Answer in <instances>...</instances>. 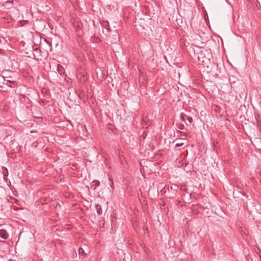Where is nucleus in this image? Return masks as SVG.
<instances>
[{"label": "nucleus", "mask_w": 261, "mask_h": 261, "mask_svg": "<svg viewBox=\"0 0 261 261\" xmlns=\"http://www.w3.org/2000/svg\"><path fill=\"white\" fill-rule=\"evenodd\" d=\"M76 75L81 84L85 83L87 80V72L83 68L80 67L77 69Z\"/></svg>", "instance_id": "obj_1"}, {"label": "nucleus", "mask_w": 261, "mask_h": 261, "mask_svg": "<svg viewBox=\"0 0 261 261\" xmlns=\"http://www.w3.org/2000/svg\"><path fill=\"white\" fill-rule=\"evenodd\" d=\"M4 81L7 82V85L10 87H14L17 85V82L12 79V76L4 77Z\"/></svg>", "instance_id": "obj_2"}, {"label": "nucleus", "mask_w": 261, "mask_h": 261, "mask_svg": "<svg viewBox=\"0 0 261 261\" xmlns=\"http://www.w3.org/2000/svg\"><path fill=\"white\" fill-rule=\"evenodd\" d=\"M193 119L191 117L186 115L182 113H180V121H184L186 124H188V123H190L192 121Z\"/></svg>", "instance_id": "obj_3"}, {"label": "nucleus", "mask_w": 261, "mask_h": 261, "mask_svg": "<svg viewBox=\"0 0 261 261\" xmlns=\"http://www.w3.org/2000/svg\"><path fill=\"white\" fill-rule=\"evenodd\" d=\"M33 53L34 58L37 61L41 60V51L39 48H36L34 50Z\"/></svg>", "instance_id": "obj_4"}, {"label": "nucleus", "mask_w": 261, "mask_h": 261, "mask_svg": "<svg viewBox=\"0 0 261 261\" xmlns=\"http://www.w3.org/2000/svg\"><path fill=\"white\" fill-rule=\"evenodd\" d=\"M178 188V186L176 185H171L170 188H169V187H168V190L169 192L172 193L173 195H176V193L177 192Z\"/></svg>", "instance_id": "obj_5"}, {"label": "nucleus", "mask_w": 261, "mask_h": 261, "mask_svg": "<svg viewBox=\"0 0 261 261\" xmlns=\"http://www.w3.org/2000/svg\"><path fill=\"white\" fill-rule=\"evenodd\" d=\"M0 237L2 239L6 240L9 237V234L5 229H2L0 230Z\"/></svg>", "instance_id": "obj_6"}, {"label": "nucleus", "mask_w": 261, "mask_h": 261, "mask_svg": "<svg viewBox=\"0 0 261 261\" xmlns=\"http://www.w3.org/2000/svg\"><path fill=\"white\" fill-rule=\"evenodd\" d=\"M187 14L186 15V16L183 17V18L185 19L186 23H187V19L189 20L190 18L192 17V10H189V11H187Z\"/></svg>", "instance_id": "obj_7"}, {"label": "nucleus", "mask_w": 261, "mask_h": 261, "mask_svg": "<svg viewBox=\"0 0 261 261\" xmlns=\"http://www.w3.org/2000/svg\"><path fill=\"white\" fill-rule=\"evenodd\" d=\"M4 180L7 182L8 180V171L6 167H3Z\"/></svg>", "instance_id": "obj_8"}, {"label": "nucleus", "mask_w": 261, "mask_h": 261, "mask_svg": "<svg viewBox=\"0 0 261 261\" xmlns=\"http://www.w3.org/2000/svg\"><path fill=\"white\" fill-rule=\"evenodd\" d=\"M95 208L97 211V213L98 215H101L102 213V211L101 207V206L99 204H96L95 205Z\"/></svg>", "instance_id": "obj_9"}, {"label": "nucleus", "mask_w": 261, "mask_h": 261, "mask_svg": "<svg viewBox=\"0 0 261 261\" xmlns=\"http://www.w3.org/2000/svg\"><path fill=\"white\" fill-rule=\"evenodd\" d=\"M101 24L103 28H106L108 31L109 30V23L107 21H103L101 22Z\"/></svg>", "instance_id": "obj_10"}, {"label": "nucleus", "mask_w": 261, "mask_h": 261, "mask_svg": "<svg viewBox=\"0 0 261 261\" xmlns=\"http://www.w3.org/2000/svg\"><path fill=\"white\" fill-rule=\"evenodd\" d=\"M79 253L80 255H85L86 254L84 250L82 248L79 249Z\"/></svg>", "instance_id": "obj_11"}, {"label": "nucleus", "mask_w": 261, "mask_h": 261, "mask_svg": "<svg viewBox=\"0 0 261 261\" xmlns=\"http://www.w3.org/2000/svg\"><path fill=\"white\" fill-rule=\"evenodd\" d=\"M62 69H63V68L62 66H60L59 65H58V73L60 74V75H62Z\"/></svg>", "instance_id": "obj_12"}, {"label": "nucleus", "mask_w": 261, "mask_h": 261, "mask_svg": "<svg viewBox=\"0 0 261 261\" xmlns=\"http://www.w3.org/2000/svg\"><path fill=\"white\" fill-rule=\"evenodd\" d=\"M93 186L98 187L99 185V182L98 180H94L92 182Z\"/></svg>", "instance_id": "obj_13"}, {"label": "nucleus", "mask_w": 261, "mask_h": 261, "mask_svg": "<svg viewBox=\"0 0 261 261\" xmlns=\"http://www.w3.org/2000/svg\"><path fill=\"white\" fill-rule=\"evenodd\" d=\"M9 3H10V4H12V3H13V1H10V0H9V1H6V2H5V4H9Z\"/></svg>", "instance_id": "obj_14"}, {"label": "nucleus", "mask_w": 261, "mask_h": 261, "mask_svg": "<svg viewBox=\"0 0 261 261\" xmlns=\"http://www.w3.org/2000/svg\"><path fill=\"white\" fill-rule=\"evenodd\" d=\"M180 139H181V136H185V135H184V134L182 132H180Z\"/></svg>", "instance_id": "obj_15"}, {"label": "nucleus", "mask_w": 261, "mask_h": 261, "mask_svg": "<svg viewBox=\"0 0 261 261\" xmlns=\"http://www.w3.org/2000/svg\"><path fill=\"white\" fill-rule=\"evenodd\" d=\"M181 162H182V161H180V168L182 167V166L184 165V163H181Z\"/></svg>", "instance_id": "obj_16"}, {"label": "nucleus", "mask_w": 261, "mask_h": 261, "mask_svg": "<svg viewBox=\"0 0 261 261\" xmlns=\"http://www.w3.org/2000/svg\"><path fill=\"white\" fill-rule=\"evenodd\" d=\"M184 127V125L180 124V130L183 129Z\"/></svg>", "instance_id": "obj_17"}, {"label": "nucleus", "mask_w": 261, "mask_h": 261, "mask_svg": "<svg viewBox=\"0 0 261 261\" xmlns=\"http://www.w3.org/2000/svg\"><path fill=\"white\" fill-rule=\"evenodd\" d=\"M178 146H179V143H177V144H176V145H175V147H178Z\"/></svg>", "instance_id": "obj_18"}, {"label": "nucleus", "mask_w": 261, "mask_h": 261, "mask_svg": "<svg viewBox=\"0 0 261 261\" xmlns=\"http://www.w3.org/2000/svg\"><path fill=\"white\" fill-rule=\"evenodd\" d=\"M184 145V142H180V147H181Z\"/></svg>", "instance_id": "obj_19"}, {"label": "nucleus", "mask_w": 261, "mask_h": 261, "mask_svg": "<svg viewBox=\"0 0 261 261\" xmlns=\"http://www.w3.org/2000/svg\"><path fill=\"white\" fill-rule=\"evenodd\" d=\"M181 32H180V34H181ZM181 35H180V37H181ZM181 40H182V39H181V38L180 37V41H181Z\"/></svg>", "instance_id": "obj_20"}, {"label": "nucleus", "mask_w": 261, "mask_h": 261, "mask_svg": "<svg viewBox=\"0 0 261 261\" xmlns=\"http://www.w3.org/2000/svg\"><path fill=\"white\" fill-rule=\"evenodd\" d=\"M34 132H34V131H33V130L31 131V133H34Z\"/></svg>", "instance_id": "obj_21"}, {"label": "nucleus", "mask_w": 261, "mask_h": 261, "mask_svg": "<svg viewBox=\"0 0 261 261\" xmlns=\"http://www.w3.org/2000/svg\"><path fill=\"white\" fill-rule=\"evenodd\" d=\"M8 261H14V260H13V259H10V260H8Z\"/></svg>", "instance_id": "obj_22"}, {"label": "nucleus", "mask_w": 261, "mask_h": 261, "mask_svg": "<svg viewBox=\"0 0 261 261\" xmlns=\"http://www.w3.org/2000/svg\"><path fill=\"white\" fill-rule=\"evenodd\" d=\"M180 190H182V188H181V186H180Z\"/></svg>", "instance_id": "obj_23"}]
</instances>
